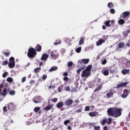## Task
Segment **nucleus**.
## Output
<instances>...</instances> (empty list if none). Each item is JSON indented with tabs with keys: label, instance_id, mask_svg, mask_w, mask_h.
Returning a JSON list of instances; mask_svg holds the SVG:
<instances>
[{
	"label": "nucleus",
	"instance_id": "f257e3e1",
	"mask_svg": "<svg viewBox=\"0 0 130 130\" xmlns=\"http://www.w3.org/2000/svg\"><path fill=\"white\" fill-rule=\"evenodd\" d=\"M122 109H119L116 107H111L109 108L107 113L108 116H111V117H119L121 115V112Z\"/></svg>",
	"mask_w": 130,
	"mask_h": 130
},
{
	"label": "nucleus",
	"instance_id": "f03ea898",
	"mask_svg": "<svg viewBox=\"0 0 130 130\" xmlns=\"http://www.w3.org/2000/svg\"><path fill=\"white\" fill-rule=\"evenodd\" d=\"M37 54V52L34 48H29L27 52V56L29 58H34L36 55Z\"/></svg>",
	"mask_w": 130,
	"mask_h": 130
},
{
	"label": "nucleus",
	"instance_id": "7ed1b4c3",
	"mask_svg": "<svg viewBox=\"0 0 130 130\" xmlns=\"http://www.w3.org/2000/svg\"><path fill=\"white\" fill-rule=\"evenodd\" d=\"M48 53L50 54L51 58L53 59H56L58 57V54L54 51H51V50H48Z\"/></svg>",
	"mask_w": 130,
	"mask_h": 130
},
{
	"label": "nucleus",
	"instance_id": "20e7f679",
	"mask_svg": "<svg viewBox=\"0 0 130 130\" xmlns=\"http://www.w3.org/2000/svg\"><path fill=\"white\" fill-rule=\"evenodd\" d=\"M90 76H91V72L85 70V69L82 71L81 74L82 78H88Z\"/></svg>",
	"mask_w": 130,
	"mask_h": 130
},
{
	"label": "nucleus",
	"instance_id": "39448f33",
	"mask_svg": "<svg viewBox=\"0 0 130 130\" xmlns=\"http://www.w3.org/2000/svg\"><path fill=\"white\" fill-rule=\"evenodd\" d=\"M90 61L89 59H82L78 60V63L80 66H82V64H87Z\"/></svg>",
	"mask_w": 130,
	"mask_h": 130
},
{
	"label": "nucleus",
	"instance_id": "423d86ee",
	"mask_svg": "<svg viewBox=\"0 0 130 130\" xmlns=\"http://www.w3.org/2000/svg\"><path fill=\"white\" fill-rule=\"evenodd\" d=\"M32 100L33 102L36 104L40 103V102H41L42 101V98H41L40 96H37L34 98Z\"/></svg>",
	"mask_w": 130,
	"mask_h": 130
},
{
	"label": "nucleus",
	"instance_id": "0eeeda50",
	"mask_svg": "<svg viewBox=\"0 0 130 130\" xmlns=\"http://www.w3.org/2000/svg\"><path fill=\"white\" fill-rule=\"evenodd\" d=\"M73 103L74 100L71 99H67V100H66L64 103L66 106H71V105H72Z\"/></svg>",
	"mask_w": 130,
	"mask_h": 130
},
{
	"label": "nucleus",
	"instance_id": "6e6552de",
	"mask_svg": "<svg viewBox=\"0 0 130 130\" xmlns=\"http://www.w3.org/2000/svg\"><path fill=\"white\" fill-rule=\"evenodd\" d=\"M129 92H130V91L128 90H127L126 89H123V93L121 95L122 98H126V97H127V96H128Z\"/></svg>",
	"mask_w": 130,
	"mask_h": 130
},
{
	"label": "nucleus",
	"instance_id": "1a4fd4ad",
	"mask_svg": "<svg viewBox=\"0 0 130 130\" xmlns=\"http://www.w3.org/2000/svg\"><path fill=\"white\" fill-rule=\"evenodd\" d=\"M114 94V90L111 89L109 90L108 92L107 93L106 96L107 98H112L113 97V94Z\"/></svg>",
	"mask_w": 130,
	"mask_h": 130
},
{
	"label": "nucleus",
	"instance_id": "9d476101",
	"mask_svg": "<svg viewBox=\"0 0 130 130\" xmlns=\"http://www.w3.org/2000/svg\"><path fill=\"white\" fill-rule=\"evenodd\" d=\"M48 57H49V54L43 53L42 55L41 60H42L43 61H47Z\"/></svg>",
	"mask_w": 130,
	"mask_h": 130
},
{
	"label": "nucleus",
	"instance_id": "9b49d317",
	"mask_svg": "<svg viewBox=\"0 0 130 130\" xmlns=\"http://www.w3.org/2000/svg\"><path fill=\"white\" fill-rule=\"evenodd\" d=\"M129 14L130 13L128 11L124 12L120 15V18H122L123 19H124V18H127V17L129 16Z\"/></svg>",
	"mask_w": 130,
	"mask_h": 130
},
{
	"label": "nucleus",
	"instance_id": "f8f14e48",
	"mask_svg": "<svg viewBox=\"0 0 130 130\" xmlns=\"http://www.w3.org/2000/svg\"><path fill=\"white\" fill-rule=\"evenodd\" d=\"M127 86V82H123L121 83L118 84L116 86L117 89H119L121 87H126Z\"/></svg>",
	"mask_w": 130,
	"mask_h": 130
},
{
	"label": "nucleus",
	"instance_id": "ddd939ff",
	"mask_svg": "<svg viewBox=\"0 0 130 130\" xmlns=\"http://www.w3.org/2000/svg\"><path fill=\"white\" fill-rule=\"evenodd\" d=\"M7 107L9 110H10V111H13V110L15 109V106H14V104L12 103L9 104L7 106Z\"/></svg>",
	"mask_w": 130,
	"mask_h": 130
},
{
	"label": "nucleus",
	"instance_id": "4468645a",
	"mask_svg": "<svg viewBox=\"0 0 130 130\" xmlns=\"http://www.w3.org/2000/svg\"><path fill=\"white\" fill-rule=\"evenodd\" d=\"M9 92H10L9 88H5L4 89H3L2 92L1 93V94L2 95V96H6Z\"/></svg>",
	"mask_w": 130,
	"mask_h": 130
},
{
	"label": "nucleus",
	"instance_id": "2eb2a0df",
	"mask_svg": "<svg viewBox=\"0 0 130 130\" xmlns=\"http://www.w3.org/2000/svg\"><path fill=\"white\" fill-rule=\"evenodd\" d=\"M105 42V40H103V39H100L98 42L96 43V46H100V45H102L103 43Z\"/></svg>",
	"mask_w": 130,
	"mask_h": 130
},
{
	"label": "nucleus",
	"instance_id": "dca6fc26",
	"mask_svg": "<svg viewBox=\"0 0 130 130\" xmlns=\"http://www.w3.org/2000/svg\"><path fill=\"white\" fill-rule=\"evenodd\" d=\"M53 108V104L48 105L46 107L43 108L45 111H49L50 109H52Z\"/></svg>",
	"mask_w": 130,
	"mask_h": 130
},
{
	"label": "nucleus",
	"instance_id": "f3484780",
	"mask_svg": "<svg viewBox=\"0 0 130 130\" xmlns=\"http://www.w3.org/2000/svg\"><path fill=\"white\" fill-rule=\"evenodd\" d=\"M130 33V30H126L122 32V36L124 38H126L128 36V34Z\"/></svg>",
	"mask_w": 130,
	"mask_h": 130
},
{
	"label": "nucleus",
	"instance_id": "a211bd4d",
	"mask_svg": "<svg viewBox=\"0 0 130 130\" xmlns=\"http://www.w3.org/2000/svg\"><path fill=\"white\" fill-rule=\"evenodd\" d=\"M36 51H38V52H40L42 49V47L40 44L37 45L36 46Z\"/></svg>",
	"mask_w": 130,
	"mask_h": 130
},
{
	"label": "nucleus",
	"instance_id": "6ab92c4d",
	"mask_svg": "<svg viewBox=\"0 0 130 130\" xmlns=\"http://www.w3.org/2000/svg\"><path fill=\"white\" fill-rule=\"evenodd\" d=\"M8 67L10 69H14V68H15V61H10L8 64Z\"/></svg>",
	"mask_w": 130,
	"mask_h": 130
},
{
	"label": "nucleus",
	"instance_id": "aec40b11",
	"mask_svg": "<svg viewBox=\"0 0 130 130\" xmlns=\"http://www.w3.org/2000/svg\"><path fill=\"white\" fill-rule=\"evenodd\" d=\"M58 68L56 66H53L51 68V69L49 70V73H51L52 72H54L55 71H57Z\"/></svg>",
	"mask_w": 130,
	"mask_h": 130
},
{
	"label": "nucleus",
	"instance_id": "412c9836",
	"mask_svg": "<svg viewBox=\"0 0 130 130\" xmlns=\"http://www.w3.org/2000/svg\"><path fill=\"white\" fill-rule=\"evenodd\" d=\"M56 106L57 108H61V107H62V106H63V102H59L56 105Z\"/></svg>",
	"mask_w": 130,
	"mask_h": 130
},
{
	"label": "nucleus",
	"instance_id": "4be33fe9",
	"mask_svg": "<svg viewBox=\"0 0 130 130\" xmlns=\"http://www.w3.org/2000/svg\"><path fill=\"white\" fill-rule=\"evenodd\" d=\"M85 68H86V66H85V65L82 66V67L81 68H80L79 69H78L76 71V73H77V74H80V73H81V72H82V70H85Z\"/></svg>",
	"mask_w": 130,
	"mask_h": 130
},
{
	"label": "nucleus",
	"instance_id": "5701e85b",
	"mask_svg": "<svg viewBox=\"0 0 130 130\" xmlns=\"http://www.w3.org/2000/svg\"><path fill=\"white\" fill-rule=\"evenodd\" d=\"M40 71H41V68L40 67H38L34 70V73L35 74H38V73H40Z\"/></svg>",
	"mask_w": 130,
	"mask_h": 130
},
{
	"label": "nucleus",
	"instance_id": "b1692460",
	"mask_svg": "<svg viewBox=\"0 0 130 130\" xmlns=\"http://www.w3.org/2000/svg\"><path fill=\"white\" fill-rule=\"evenodd\" d=\"M89 116H91V117H94V116H96L97 115V113L96 112H91L89 113Z\"/></svg>",
	"mask_w": 130,
	"mask_h": 130
},
{
	"label": "nucleus",
	"instance_id": "393cba45",
	"mask_svg": "<svg viewBox=\"0 0 130 130\" xmlns=\"http://www.w3.org/2000/svg\"><path fill=\"white\" fill-rule=\"evenodd\" d=\"M124 23H125V21L123 19H120L118 21V24H119V25H123Z\"/></svg>",
	"mask_w": 130,
	"mask_h": 130
},
{
	"label": "nucleus",
	"instance_id": "a878e982",
	"mask_svg": "<svg viewBox=\"0 0 130 130\" xmlns=\"http://www.w3.org/2000/svg\"><path fill=\"white\" fill-rule=\"evenodd\" d=\"M102 88V85H99V86L96 87V88L94 90V92H98V91H100Z\"/></svg>",
	"mask_w": 130,
	"mask_h": 130
},
{
	"label": "nucleus",
	"instance_id": "bb28decb",
	"mask_svg": "<svg viewBox=\"0 0 130 130\" xmlns=\"http://www.w3.org/2000/svg\"><path fill=\"white\" fill-rule=\"evenodd\" d=\"M129 73V69H124L122 71V74L123 75H126V74H128Z\"/></svg>",
	"mask_w": 130,
	"mask_h": 130
},
{
	"label": "nucleus",
	"instance_id": "cd10ccee",
	"mask_svg": "<svg viewBox=\"0 0 130 130\" xmlns=\"http://www.w3.org/2000/svg\"><path fill=\"white\" fill-rule=\"evenodd\" d=\"M86 71H87V72H91V70H92V65L91 64H89L88 65L86 69H85Z\"/></svg>",
	"mask_w": 130,
	"mask_h": 130
},
{
	"label": "nucleus",
	"instance_id": "c85d7f7f",
	"mask_svg": "<svg viewBox=\"0 0 130 130\" xmlns=\"http://www.w3.org/2000/svg\"><path fill=\"white\" fill-rule=\"evenodd\" d=\"M110 22H111V20H107L105 22V25L106 26V27H110Z\"/></svg>",
	"mask_w": 130,
	"mask_h": 130
},
{
	"label": "nucleus",
	"instance_id": "c756f323",
	"mask_svg": "<svg viewBox=\"0 0 130 130\" xmlns=\"http://www.w3.org/2000/svg\"><path fill=\"white\" fill-rule=\"evenodd\" d=\"M118 45L119 46V48H122L125 44H124V42H120L118 44Z\"/></svg>",
	"mask_w": 130,
	"mask_h": 130
},
{
	"label": "nucleus",
	"instance_id": "7c9ffc66",
	"mask_svg": "<svg viewBox=\"0 0 130 130\" xmlns=\"http://www.w3.org/2000/svg\"><path fill=\"white\" fill-rule=\"evenodd\" d=\"M103 74L104 76H108V75H109V71L108 70H105L103 72Z\"/></svg>",
	"mask_w": 130,
	"mask_h": 130
},
{
	"label": "nucleus",
	"instance_id": "2f4dec72",
	"mask_svg": "<svg viewBox=\"0 0 130 130\" xmlns=\"http://www.w3.org/2000/svg\"><path fill=\"white\" fill-rule=\"evenodd\" d=\"M107 124H111L112 123V118H109L107 121Z\"/></svg>",
	"mask_w": 130,
	"mask_h": 130
},
{
	"label": "nucleus",
	"instance_id": "473e14b6",
	"mask_svg": "<svg viewBox=\"0 0 130 130\" xmlns=\"http://www.w3.org/2000/svg\"><path fill=\"white\" fill-rule=\"evenodd\" d=\"M7 82H8L9 83H12V82H13L14 79H13V78L12 77H8L7 79Z\"/></svg>",
	"mask_w": 130,
	"mask_h": 130
},
{
	"label": "nucleus",
	"instance_id": "72a5a7b5",
	"mask_svg": "<svg viewBox=\"0 0 130 130\" xmlns=\"http://www.w3.org/2000/svg\"><path fill=\"white\" fill-rule=\"evenodd\" d=\"M84 38H81L79 41V45H82V44H83V43H84Z\"/></svg>",
	"mask_w": 130,
	"mask_h": 130
},
{
	"label": "nucleus",
	"instance_id": "f704fd0d",
	"mask_svg": "<svg viewBox=\"0 0 130 130\" xmlns=\"http://www.w3.org/2000/svg\"><path fill=\"white\" fill-rule=\"evenodd\" d=\"M81 50H82V47H79L76 49V52L77 53H80V52H81Z\"/></svg>",
	"mask_w": 130,
	"mask_h": 130
},
{
	"label": "nucleus",
	"instance_id": "c9c22d12",
	"mask_svg": "<svg viewBox=\"0 0 130 130\" xmlns=\"http://www.w3.org/2000/svg\"><path fill=\"white\" fill-rule=\"evenodd\" d=\"M10 95H14L15 94H16V91L14 90H12L9 92Z\"/></svg>",
	"mask_w": 130,
	"mask_h": 130
},
{
	"label": "nucleus",
	"instance_id": "e433bc0d",
	"mask_svg": "<svg viewBox=\"0 0 130 130\" xmlns=\"http://www.w3.org/2000/svg\"><path fill=\"white\" fill-rule=\"evenodd\" d=\"M73 64H74V63H73L72 61H69L68 62V67H69V68H71V67H73Z\"/></svg>",
	"mask_w": 130,
	"mask_h": 130
},
{
	"label": "nucleus",
	"instance_id": "4c0bfd02",
	"mask_svg": "<svg viewBox=\"0 0 130 130\" xmlns=\"http://www.w3.org/2000/svg\"><path fill=\"white\" fill-rule=\"evenodd\" d=\"M108 7L110 9H111V8H112V7H113V3H112V2L109 3L108 4Z\"/></svg>",
	"mask_w": 130,
	"mask_h": 130
},
{
	"label": "nucleus",
	"instance_id": "58836bf2",
	"mask_svg": "<svg viewBox=\"0 0 130 130\" xmlns=\"http://www.w3.org/2000/svg\"><path fill=\"white\" fill-rule=\"evenodd\" d=\"M47 78V75L44 74L42 76V79L43 80V81H45V80H46V79Z\"/></svg>",
	"mask_w": 130,
	"mask_h": 130
},
{
	"label": "nucleus",
	"instance_id": "ea45409f",
	"mask_svg": "<svg viewBox=\"0 0 130 130\" xmlns=\"http://www.w3.org/2000/svg\"><path fill=\"white\" fill-rule=\"evenodd\" d=\"M40 110V108L39 107H36L34 108V111L35 112H38Z\"/></svg>",
	"mask_w": 130,
	"mask_h": 130
},
{
	"label": "nucleus",
	"instance_id": "a19ab883",
	"mask_svg": "<svg viewBox=\"0 0 130 130\" xmlns=\"http://www.w3.org/2000/svg\"><path fill=\"white\" fill-rule=\"evenodd\" d=\"M88 125L90 126V127H94V126L95 125V123H88Z\"/></svg>",
	"mask_w": 130,
	"mask_h": 130
},
{
	"label": "nucleus",
	"instance_id": "79ce46f5",
	"mask_svg": "<svg viewBox=\"0 0 130 130\" xmlns=\"http://www.w3.org/2000/svg\"><path fill=\"white\" fill-rule=\"evenodd\" d=\"M63 81H64L65 82H69V77H67V76H65L63 78Z\"/></svg>",
	"mask_w": 130,
	"mask_h": 130
},
{
	"label": "nucleus",
	"instance_id": "37998d69",
	"mask_svg": "<svg viewBox=\"0 0 130 130\" xmlns=\"http://www.w3.org/2000/svg\"><path fill=\"white\" fill-rule=\"evenodd\" d=\"M85 111H90V106H87L85 107Z\"/></svg>",
	"mask_w": 130,
	"mask_h": 130
},
{
	"label": "nucleus",
	"instance_id": "c03bdc74",
	"mask_svg": "<svg viewBox=\"0 0 130 130\" xmlns=\"http://www.w3.org/2000/svg\"><path fill=\"white\" fill-rule=\"evenodd\" d=\"M70 122H71L70 120H66L63 122V123L65 125H67V124H68V123H70Z\"/></svg>",
	"mask_w": 130,
	"mask_h": 130
},
{
	"label": "nucleus",
	"instance_id": "a18cd8bd",
	"mask_svg": "<svg viewBox=\"0 0 130 130\" xmlns=\"http://www.w3.org/2000/svg\"><path fill=\"white\" fill-rule=\"evenodd\" d=\"M8 63H9V61H8V60H5L2 62L3 66H7Z\"/></svg>",
	"mask_w": 130,
	"mask_h": 130
},
{
	"label": "nucleus",
	"instance_id": "49530a36",
	"mask_svg": "<svg viewBox=\"0 0 130 130\" xmlns=\"http://www.w3.org/2000/svg\"><path fill=\"white\" fill-rule=\"evenodd\" d=\"M7 123H14V120H13L11 119L7 120Z\"/></svg>",
	"mask_w": 130,
	"mask_h": 130
},
{
	"label": "nucleus",
	"instance_id": "de8ad7c7",
	"mask_svg": "<svg viewBox=\"0 0 130 130\" xmlns=\"http://www.w3.org/2000/svg\"><path fill=\"white\" fill-rule=\"evenodd\" d=\"M110 13H111L112 14H115V10H114V9H111L110 10Z\"/></svg>",
	"mask_w": 130,
	"mask_h": 130
},
{
	"label": "nucleus",
	"instance_id": "09e8293b",
	"mask_svg": "<svg viewBox=\"0 0 130 130\" xmlns=\"http://www.w3.org/2000/svg\"><path fill=\"white\" fill-rule=\"evenodd\" d=\"M56 41V42H55L54 43V45H58V44H59V43H60V40L58 39V40H57Z\"/></svg>",
	"mask_w": 130,
	"mask_h": 130
},
{
	"label": "nucleus",
	"instance_id": "8fccbe9b",
	"mask_svg": "<svg viewBox=\"0 0 130 130\" xmlns=\"http://www.w3.org/2000/svg\"><path fill=\"white\" fill-rule=\"evenodd\" d=\"M93 128L94 130H100V126H94Z\"/></svg>",
	"mask_w": 130,
	"mask_h": 130
},
{
	"label": "nucleus",
	"instance_id": "3c124183",
	"mask_svg": "<svg viewBox=\"0 0 130 130\" xmlns=\"http://www.w3.org/2000/svg\"><path fill=\"white\" fill-rule=\"evenodd\" d=\"M107 122L106 120L103 119V121L101 122V124H102V125H104V124H105V123H106Z\"/></svg>",
	"mask_w": 130,
	"mask_h": 130
},
{
	"label": "nucleus",
	"instance_id": "603ef678",
	"mask_svg": "<svg viewBox=\"0 0 130 130\" xmlns=\"http://www.w3.org/2000/svg\"><path fill=\"white\" fill-rule=\"evenodd\" d=\"M64 90L65 91H70V90H71V88H70L69 86H66L64 87Z\"/></svg>",
	"mask_w": 130,
	"mask_h": 130
},
{
	"label": "nucleus",
	"instance_id": "864d4df0",
	"mask_svg": "<svg viewBox=\"0 0 130 130\" xmlns=\"http://www.w3.org/2000/svg\"><path fill=\"white\" fill-rule=\"evenodd\" d=\"M51 101L52 102H54V103L57 102V98H54L53 99H51Z\"/></svg>",
	"mask_w": 130,
	"mask_h": 130
},
{
	"label": "nucleus",
	"instance_id": "5fc2aeb1",
	"mask_svg": "<svg viewBox=\"0 0 130 130\" xmlns=\"http://www.w3.org/2000/svg\"><path fill=\"white\" fill-rule=\"evenodd\" d=\"M3 111L4 112H7L8 111V109H7V105L3 107Z\"/></svg>",
	"mask_w": 130,
	"mask_h": 130
},
{
	"label": "nucleus",
	"instance_id": "6e6d98bb",
	"mask_svg": "<svg viewBox=\"0 0 130 130\" xmlns=\"http://www.w3.org/2000/svg\"><path fill=\"white\" fill-rule=\"evenodd\" d=\"M103 38H104V39H103V40H105V41L107 40L108 37H107V36H104Z\"/></svg>",
	"mask_w": 130,
	"mask_h": 130
},
{
	"label": "nucleus",
	"instance_id": "4d7b16f0",
	"mask_svg": "<svg viewBox=\"0 0 130 130\" xmlns=\"http://www.w3.org/2000/svg\"><path fill=\"white\" fill-rule=\"evenodd\" d=\"M22 83H24V82H26V77H24L21 79Z\"/></svg>",
	"mask_w": 130,
	"mask_h": 130
},
{
	"label": "nucleus",
	"instance_id": "13d9d810",
	"mask_svg": "<svg viewBox=\"0 0 130 130\" xmlns=\"http://www.w3.org/2000/svg\"><path fill=\"white\" fill-rule=\"evenodd\" d=\"M82 108H80V109H77V110H76V112H77V113H80V112H82Z\"/></svg>",
	"mask_w": 130,
	"mask_h": 130
},
{
	"label": "nucleus",
	"instance_id": "bf43d9fd",
	"mask_svg": "<svg viewBox=\"0 0 130 130\" xmlns=\"http://www.w3.org/2000/svg\"><path fill=\"white\" fill-rule=\"evenodd\" d=\"M4 54H5V55L7 57H8V56H10V53L9 52H4Z\"/></svg>",
	"mask_w": 130,
	"mask_h": 130
},
{
	"label": "nucleus",
	"instance_id": "052dcab7",
	"mask_svg": "<svg viewBox=\"0 0 130 130\" xmlns=\"http://www.w3.org/2000/svg\"><path fill=\"white\" fill-rule=\"evenodd\" d=\"M8 75V72H5L3 74V78H6V77H7V75Z\"/></svg>",
	"mask_w": 130,
	"mask_h": 130
},
{
	"label": "nucleus",
	"instance_id": "680f3d73",
	"mask_svg": "<svg viewBox=\"0 0 130 130\" xmlns=\"http://www.w3.org/2000/svg\"><path fill=\"white\" fill-rule=\"evenodd\" d=\"M10 61H15V58L11 57L9 59Z\"/></svg>",
	"mask_w": 130,
	"mask_h": 130
},
{
	"label": "nucleus",
	"instance_id": "e2e57ef3",
	"mask_svg": "<svg viewBox=\"0 0 130 130\" xmlns=\"http://www.w3.org/2000/svg\"><path fill=\"white\" fill-rule=\"evenodd\" d=\"M63 76H64V77H68V76H69V74L68 73V72H64V73H63Z\"/></svg>",
	"mask_w": 130,
	"mask_h": 130
},
{
	"label": "nucleus",
	"instance_id": "0e129e2a",
	"mask_svg": "<svg viewBox=\"0 0 130 130\" xmlns=\"http://www.w3.org/2000/svg\"><path fill=\"white\" fill-rule=\"evenodd\" d=\"M106 62H107L106 59H105L102 61V64H106Z\"/></svg>",
	"mask_w": 130,
	"mask_h": 130
},
{
	"label": "nucleus",
	"instance_id": "69168bd1",
	"mask_svg": "<svg viewBox=\"0 0 130 130\" xmlns=\"http://www.w3.org/2000/svg\"><path fill=\"white\" fill-rule=\"evenodd\" d=\"M58 92H61V91H62V87H58Z\"/></svg>",
	"mask_w": 130,
	"mask_h": 130
},
{
	"label": "nucleus",
	"instance_id": "338daca9",
	"mask_svg": "<svg viewBox=\"0 0 130 130\" xmlns=\"http://www.w3.org/2000/svg\"><path fill=\"white\" fill-rule=\"evenodd\" d=\"M125 46L126 47H129L130 46V43H128L127 44H125Z\"/></svg>",
	"mask_w": 130,
	"mask_h": 130
},
{
	"label": "nucleus",
	"instance_id": "774afa93",
	"mask_svg": "<svg viewBox=\"0 0 130 130\" xmlns=\"http://www.w3.org/2000/svg\"><path fill=\"white\" fill-rule=\"evenodd\" d=\"M67 128L69 130H72V127L71 126V125L68 126Z\"/></svg>",
	"mask_w": 130,
	"mask_h": 130
}]
</instances>
